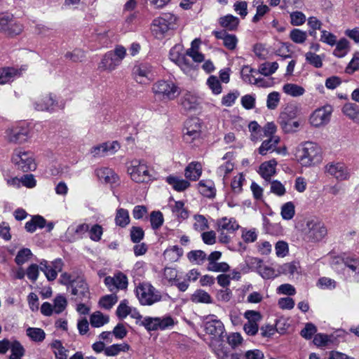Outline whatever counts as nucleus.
Listing matches in <instances>:
<instances>
[{
    "label": "nucleus",
    "instance_id": "1",
    "mask_svg": "<svg viewBox=\"0 0 359 359\" xmlns=\"http://www.w3.org/2000/svg\"><path fill=\"white\" fill-rule=\"evenodd\" d=\"M297 161L304 167H312L319 164L323 160L321 147L313 142L301 143L295 151Z\"/></svg>",
    "mask_w": 359,
    "mask_h": 359
},
{
    "label": "nucleus",
    "instance_id": "2",
    "mask_svg": "<svg viewBox=\"0 0 359 359\" xmlns=\"http://www.w3.org/2000/svg\"><path fill=\"white\" fill-rule=\"evenodd\" d=\"M127 173L136 183L148 184L158 178V173L154 168L143 159H134L129 162Z\"/></svg>",
    "mask_w": 359,
    "mask_h": 359
},
{
    "label": "nucleus",
    "instance_id": "3",
    "mask_svg": "<svg viewBox=\"0 0 359 359\" xmlns=\"http://www.w3.org/2000/svg\"><path fill=\"white\" fill-rule=\"evenodd\" d=\"M151 90L154 99L163 103L175 100L181 93V89L176 82L165 79L156 81Z\"/></svg>",
    "mask_w": 359,
    "mask_h": 359
},
{
    "label": "nucleus",
    "instance_id": "4",
    "mask_svg": "<svg viewBox=\"0 0 359 359\" xmlns=\"http://www.w3.org/2000/svg\"><path fill=\"white\" fill-rule=\"evenodd\" d=\"M178 16L172 13H163L154 18L151 25V31L157 39H163L168 36L170 31L177 27Z\"/></svg>",
    "mask_w": 359,
    "mask_h": 359
},
{
    "label": "nucleus",
    "instance_id": "5",
    "mask_svg": "<svg viewBox=\"0 0 359 359\" xmlns=\"http://www.w3.org/2000/svg\"><path fill=\"white\" fill-rule=\"evenodd\" d=\"M327 232L325 224L316 218L306 219L301 229L302 238L308 243H316L322 241L327 235Z\"/></svg>",
    "mask_w": 359,
    "mask_h": 359
},
{
    "label": "nucleus",
    "instance_id": "6",
    "mask_svg": "<svg viewBox=\"0 0 359 359\" xmlns=\"http://www.w3.org/2000/svg\"><path fill=\"white\" fill-rule=\"evenodd\" d=\"M31 137L29 126L23 121L11 124L6 128L4 133V138L10 144H26L29 142Z\"/></svg>",
    "mask_w": 359,
    "mask_h": 359
},
{
    "label": "nucleus",
    "instance_id": "7",
    "mask_svg": "<svg viewBox=\"0 0 359 359\" xmlns=\"http://www.w3.org/2000/svg\"><path fill=\"white\" fill-rule=\"evenodd\" d=\"M12 161L18 169L23 172L32 171L36 168L34 154L22 148H18L13 151Z\"/></svg>",
    "mask_w": 359,
    "mask_h": 359
},
{
    "label": "nucleus",
    "instance_id": "8",
    "mask_svg": "<svg viewBox=\"0 0 359 359\" xmlns=\"http://www.w3.org/2000/svg\"><path fill=\"white\" fill-rule=\"evenodd\" d=\"M240 226L233 217H224L217 221V231L219 233V241L229 243L231 241V235L239 229Z\"/></svg>",
    "mask_w": 359,
    "mask_h": 359
},
{
    "label": "nucleus",
    "instance_id": "9",
    "mask_svg": "<svg viewBox=\"0 0 359 359\" xmlns=\"http://www.w3.org/2000/svg\"><path fill=\"white\" fill-rule=\"evenodd\" d=\"M205 331L212 336L210 346L215 348V342L221 343L223 341L224 326L221 320L215 315H209L205 317L204 323Z\"/></svg>",
    "mask_w": 359,
    "mask_h": 359
},
{
    "label": "nucleus",
    "instance_id": "10",
    "mask_svg": "<svg viewBox=\"0 0 359 359\" xmlns=\"http://www.w3.org/2000/svg\"><path fill=\"white\" fill-rule=\"evenodd\" d=\"M183 140L189 144L197 146L201 141V123L197 118L188 119L183 129Z\"/></svg>",
    "mask_w": 359,
    "mask_h": 359
},
{
    "label": "nucleus",
    "instance_id": "11",
    "mask_svg": "<svg viewBox=\"0 0 359 359\" xmlns=\"http://www.w3.org/2000/svg\"><path fill=\"white\" fill-rule=\"evenodd\" d=\"M136 295L142 305L150 306L161 299V293L150 283H140L136 288Z\"/></svg>",
    "mask_w": 359,
    "mask_h": 359
},
{
    "label": "nucleus",
    "instance_id": "12",
    "mask_svg": "<svg viewBox=\"0 0 359 359\" xmlns=\"http://www.w3.org/2000/svg\"><path fill=\"white\" fill-rule=\"evenodd\" d=\"M324 172L338 182L347 181L351 177L349 168L344 163L341 161L327 163L324 167Z\"/></svg>",
    "mask_w": 359,
    "mask_h": 359
},
{
    "label": "nucleus",
    "instance_id": "13",
    "mask_svg": "<svg viewBox=\"0 0 359 359\" xmlns=\"http://www.w3.org/2000/svg\"><path fill=\"white\" fill-rule=\"evenodd\" d=\"M22 31V26L15 22L13 15L9 13L0 14V32L8 36L18 35Z\"/></svg>",
    "mask_w": 359,
    "mask_h": 359
},
{
    "label": "nucleus",
    "instance_id": "14",
    "mask_svg": "<svg viewBox=\"0 0 359 359\" xmlns=\"http://www.w3.org/2000/svg\"><path fill=\"white\" fill-rule=\"evenodd\" d=\"M133 76L137 83L147 84L155 76L154 67L147 62L139 63L133 67Z\"/></svg>",
    "mask_w": 359,
    "mask_h": 359
},
{
    "label": "nucleus",
    "instance_id": "15",
    "mask_svg": "<svg viewBox=\"0 0 359 359\" xmlns=\"http://www.w3.org/2000/svg\"><path fill=\"white\" fill-rule=\"evenodd\" d=\"M332 113V107L330 105H325L314 110L309 116V123L315 128H320L326 126L330 121Z\"/></svg>",
    "mask_w": 359,
    "mask_h": 359
},
{
    "label": "nucleus",
    "instance_id": "16",
    "mask_svg": "<svg viewBox=\"0 0 359 359\" xmlns=\"http://www.w3.org/2000/svg\"><path fill=\"white\" fill-rule=\"evenodd\" d=\"M63 266L64 262L60 258L55 259L50 262L43 259L39 263L40 270L44 273L46 278L49 281L56 279L57 273L62 271Z\"/></svg>",
    "mask_w": 359,
    "mask_h": 359
},
{
    "label": "nucleus",
    "instance_id": "17",
    "mask_svg": "<svg viewBox=\"0 0 359 359\" xmlns=\"http://www.w3.org/2000/svg\"><path fill=\"white\" fill-rule=\"evenodd\" d=\"M71 293L77 301H86L90 297L87 283L81 278L73 280L71 283Z\"/></svg>",
    "mask_w": 359,
    "mask_h": 359
},
{
    "label": "nucleus",
    "instance_id": "18",
    "mask_svg": "<svg viewBox=\"0 0 359 359\" xmlns=\"http://www.w3.org/2000/svg\"><path fill=\"white\" fill-rule=\"evenodd\" d=\"M104 284L111 292L124 290L128 287V278L125 274L119 272L113 277H106L104 278Z\"/></svg>",
    "mask_w": 359,
    "mask_h": 359
},
{
    "label": "nucleus",
    "instance_id": "19",
    "mask_svg": "<svg viewBox=\"0 0 359 359\" xmlns=\"http://www.w3.org/2000/svg\"><path fill=\"white\" fill-rule=\"evenodd\" d=\"M120 148V145L116 141L111 142H104L94 146L90 149V153L94 157H101L108 155H112Z\"/></svg>",
    "mask_w": 359,
    "mask_h": 359
},
{
    "label": "nucleus",
    "instance_id": "20",
    "mask_svg": "<svg viewBox=\"0 0 359 359\" xmlns=\"http://www.w3.org/2000/svg\"><path fill=\"white\" fill-rule=\"evenodd\" d=\"M57 102L55 97L50 93L41 95L33 103L34 108L37 111H53Z\"/></svg>",
    "mask_w": 359,
    "mask_h": 359
},
{
    "label": "nucleus",
    "instance_id": "21",
    "mask_svg": "<svg viewBox=\"0 0 359 359\" xmlns=\"http://www.w3.org/2000/svg\"><path fill=\"white\" fill-rule=\"evenodd\" d=\"M257 72L248 65L244 66L241 69L243 80L248 83L256 85L259 87H266V81L263 79L257 78Z\"/></svg>",
    "mask_w": 359,
    "mask_h": 359
},
{
    "label": "nucleus",
    "instance_id": "22",
    "mask_svg": "<svg viewBox=\"0 0 359 359\" xmlns=\"http://www.w3.org/2000/svg\"><path fill=\"white\" fill-rule=\"evenodd\" d=\"M344 273L348 274L355 283H359V258L347 256L345 260Z\"/></svg>",
    "mask_w": 359,
    "mask_h": 359
},
{
    "label": "nucleus",
    "instance_id": "23",
    "mask_svg": "<svg viewBox=\"0 0 359 359\" xmlns=\"http://www.w3.org/2000/svg\"><path fill=\"white\" fill-rule=\"evenodd\" d=\"M24 69H15L13 67H4L0 69V85L12 82L20 77Z\"/></svg>",
    "mask_w": 359,
    "mask_h": 359
},
{
    "label": "nucleus",
    "instance_id": "24",
    "mask_svg": "<svg viewBox=\"0 0 359 359\" xmlns=\"http://www.w3.org/2000/svg\"><path fill=\"white\" fill-rule=\"evenodd\" d=\"M115 57L112 51L107 52L99 63L98 68L102 71L111 72L114 70L121 65Z\"/></svg>",
    "mask_w": 359,
    "mask_h": 359
},
{
    "label": "nucleus",
    "instance_id": "25",
    "mask_svg": "<svg viewBox=\"0 0 359 359\" xmlns=\"http://www.w3.org/2000/svg\"><path fill=\"white\" fill-rule=\"evenodd\" d=\"M213 34L217 39H222L224 46L229 50H234L237 46L238 39L234 34H230L225 31H214Z\"/></svg>",
    "mask_w": 359,
    "mask_h": 359
},
{
    "label": "nucleus",
    "instance_id": "26",
    "mask_svg": "<svg viewBox=\"0 0 359 359\" xmlns=\"http://www.w3.org/2000/svg\"><path fill=\"white\" fill-rule=\"evenodd\" d=\"M199 192L208 198H214L216 195L215 183L211 180H202L198 184Z\"/></svg>",
    "mask_w": 359,
    "mask_h": 359
},
{
    "label": "nucleus",
    "instance_id": "27",
    "mask_svg": "<svg viewBox=\"0 0 359 359\" xmlns=\"http://www.w3.org/2000/svg\"><path fill=\"white\" fill-rule=\"evenodd\" d=\"M277 161L271 159L262 163L259 166V173L266 180H269L276 173Z\"/></svg>",
    "mask_w": 359,
    "mask_h": 359
},
{
    "label": "nucleus",
    "instance_id": "28",
    "mask_svg": "<svg viewBox=\"0 0 359 359\" xmlns=\"http://www.w3.org/2000/svg\"><path fill=\"white\" fill-rule=\"evenodd\" d=\"M95 175L100 181L112 184L116 182L118 176L109 168H100L95 170Z\"/></svg>",
    "mask_w": 359,
    "mask_h": 359
},
{
    "label": "nucleus",
    "instance_id": "29",
    "mask_svg": "<svg viewBox=\"0 0 359 359\" xmlns=\"http://www.w3.org/2000/svg\"><path fill=\"white\" fill-rule=\"evenodd\" d=\"M280 139L278 136H271L264 140L261 146L258 148V152L262 156L266 155L269 152L274 151L276 147L280 142Z\"/></svg>",
    "mask_w": 359,
    "mask_h": 359
},
{
    "label": "nucleus",
    "instance_id": "30",
    "mask_svg": "<svg viewBox=\"0 0 359 359\" xmlns=\"http://www.w3.org/2000/svg\"><path fill=\"white\" fill-rule=\"evenodd\" d=\"M202 174V165L198 162L190 163L184 170V175L187 179L196 181Z\"/></svg>",
    "mask_w": 359,
    "mask_h": 359
},
{
    "label": "nucleus",
    "instance_id": "31",
    "mask_svg": "<svg viewBox=\"0 0 359 359\" xmlns=\"http://www.w3.org/2000/svg\"><path fill=\"white\" fill-rule=\"evenodd\" d=\"M233 154L230 152L226 153L222 158L225 161L223 164L220 165L217 170V174L219 177H226L234 168V164L231 161Z\"/></svg>",
    "mask_w": 359,
    "mask_h": 359
},
{
    "label": "nucleus",
    "instance_id": "32",
    "mask_svg": "<svg viewBox=\"0 0 359 359\" xmlns=\"http://www.w3.org/2000/svg\"><path fill=\"white\" fill-rule=\"evenodd\" d=\"M255 262L258 264L257 271L263 278L271 279L278 276L277 270L276 271L272 267L264 264L260 259H255Z\"/></svg>",
    "mask_w": 359,
    "mask_h": 359
},
{
    "label": "nucleus",
    "instance_id": "33",
    "mask_svg": "<svg viewBox=\"0 0 359 359\" xmlns=\"http://www.w3.org/2000/svg\"><path fill=\"white\" fill-rule=\"evenodd\" d=\"M165 181L177 191H183L190 186V183L187 180L176 176H168Z\"/></svg>",
    "mask_w": 359,
    "mask_h": 359
},
{
    "label": "nucleus",
    "instance_id": "34",
    "mask_svg": "<svg viewBox=\"0 0 359 359\" xmlns=\"http://www.w3.org/2000/svg\"><path fill=\"white\" fill-rule=\"evenodd\" d=\"M299 265L297 262L285 263L279 265L277 268L278 276L284 274L289 276H293L299 273Z\"/></svg>",
    "mask_w": 359,
    "mask_h": 359
},
{
    "label": "nucleus",
    "instance_id": "35",
    "mask_svg": "<svg viewBox=\"0 0 359 359\" xmlns=\"http://www.w3.org/2000/svg\"><path fill=\"white\" fill-rule=\"evenodd\" d=\"M344 115L355 123H359V107L354 103H346L342 108Z\"/></svg>",
    "mask_w": 359,
    "mask_h": 359
},
{
    "label": "nucleus",
    "instance_id": "36",
    "mask_svg": "<svg viewBox=\"0 0 359 359\" xmlns=\"http://www.w3.org/2000/svg\"><path fill=\"white\" fill-rule=\"evenodd\" d=\"M283 91L287 95L297 97L305 93V89L296 83H288L283 86Z\"/></svg>",
    "mask_w": 359,
    "mask_h": 359
},
{
    "label": "nucleus",
    "instance_id": "37",
    "mask_svg": "<svg viewBox=\"0 0 359 359\" xmlns=\"http://www.w3.org/2000/svg\"><path fill=\"white\" fill-rule=\"evenodd\" d=\"M183 254L182 248L174 245L167 248L163 253L165 260L170 262H175L179 260Z\"/></svg>",
    "mask_w": 359,
    "mask_h": 359
},
{
    "label": "nucleus",
    "instance_id": "38",
    "mask_svg": "<svg viewBox=\"0 0 359 359\" xmlns=\"http://www.w3.org/2000/svg\"><path fill=\"white\" fill-rule=\"evenodd\" d=\"M114 220L116 226H118L121 228L127 226L130 222L128 211L124 208H118L116 210Z\"/></svg>",
    "mask_w": 359,
    "mask_h": 359
},
{
    "label": "nucleus",
    "instance_id": "39",
    "mask_svg": "<svg viewBox=\"0 0 359 359\" xmlns=\"http://www.w3.org/2000/svg\"><path fill=\"white\" fill-rule=\"evenodd\" d=\"M181 104L184 109L191 110L196 109L200 104V102L197 96L188 93L183 96Z\"/></svg>",
    "mask_w": 359,
    "mask_h": 359
},
{
    "label": "nucleus",
    "instance_id": "40",
    "mask_svg": "<svg viewBox=\"0 0 359 359\" xmlns=\"http://www.w3.org/2000/svg\"><path fill=\"white\" fill-rule=\"evenodd\" d=\"M219 24L228 30L236 29L239 24V19L232 15H226L219 18Z\"/></svg>",
    "mask_w": 359,
    "mask_h": 359
},
{
    "label": "nucleus",
    "instance_id": "41",
    "mask_svg": "<svg viewBox=\"0 0 359 359\" xmlns=\"http://www.w3.org/2000/svg\"><path fill=\"white\" fill-rule=\"evenodd\" d=\"M130 346L126 343L113 344L104 349V354L107 356H116L121 352H127L130 350Z\"/></svg>",
    "mask_w": 359,
    "mask_h": 359
},
{
    "label": "nucleus",
    "instance_id": "42",
    "mask_svg": "<svg viewBox=\"0 0 359 359\" xmlns=\"http://www.w3.org/2000/svg\"><path fill=\"white\" fill-rule=\"evenodd\" d=\"M88 230V224H80L76 226H70L67 229V233L72 235V240H76L81 238L82 235Z\"/></svg>",
    "mask_w": 359,
    "mask_h": 359
},
{
    "label": "nucleus",
    "instance_id": "43",
    "mask_svg": "<svg viewBox=\"0 0 359 359\" xmlns=\"http://www.w3.org/2000/svg\"><path fill=\"white\" fill-rule=\"evenodd\" d=\"M335 45L333 55L337 57H344L349 51V42L346 39H341Z\"/></svg>",
    "mask_w": 359,
    "mask_h": 359
},
{
    "label": "nucleus",
    "instance_id": "44",
    "mask_svg": "<svg viewBox=\"0 0 359 359\" xmlns=\"http://www.w3.org/2000/svg\"><path fill=\"white\" fill-rule=\"evenodd\" d=\"M191 300L194 303L211 304L212 302L210 295L203 290H196L191 295Z\"/></svg>",
    "mask_w": 359,
    "mask_h": 359
},
{
    "label": "nucleus",
    "instance_id": "45",
    "mask_svg": "<svg viewBox=\"0 0 359 359\" xmlns=\"http://www.w3.org/2000/svg\"><path fill=\"white\" fill-rule=\"evenodd\" d=\"M90 322L93 327H100L109 322V317L103 315L100 311H96L91 314Z\"/></svg>",
    "mask_w": 359,
    "mask_h": 359
},
{
    "label": "nucleus",
    "instance_id": "46",
    "mask_svg": "<svg viewBox=\"0 0 359 359\" xmlns=\"http://www.w3.org/2000/svg\"><path fill=\"white\" fill-rule=\"evenodd\" d=\"M295 215V206L293 202L289 201L282 205L280 215L285 220L292 219Z\"/></svg>",
    "mask_w": 359,
    "mask_h": 359
},
{
    "label": "nucleus",
    "instance_id": "47",
    "mask_svg": "<svg viewBox=\"0 0 359 359\" xmlns=\"http://www.w3.org/2000/svg\"><path fill=\"white\" fill-rule=\"evenodd\" d=\"M172 212L178 219H185L189 217L184 203L181 201H175L174 205H172Z\"/></svg>",
    "mask_w": 359,
    "mask_h": 359
},
{
    "label": "nucleus",
    "instance_id": "48",
    "mask_svg": "<svg viewBox=\"0 0 359 359\" xmlns=\"http://www.w3.org/2000/svg\"><path fill=\"white\" fill-rule=\"evenodd\" d=\"M10 349L11 354L9 359H22L25 352L23 346L17 340L12 341Z\"/></svg>",
    "mask_w": 359,
    "mask_h": 359
},
{
    "label": "nucleus",
    "instance_id": "49",
    "mask_svg": "<svg viewBox=\"0 0 359 359\" xmlns=\"http://www.w3.org/2000/svg\"><path fill=\"white\" fill-rule=\"evenodd\" d=\"M27 335L34 341L41 342L43 341L46 333L41 328L29 327L26 330Z\"/></svg>",
    "mask_w": 359,
    "mask_h": 359
},
{
    "label": "nucleus",
    "instance_id": "50",
    "mask_svg": "<svg viewBox=\"0 0 359 359\" xmlns=\"http://www.w3.org/2000/svg\"><path fill=\"white\" fill-rule=\"evenodd\" d=\"M194 220L193 226L196 231L201 232L209 228L208 220L203 215H195Z\"/></svg>",
    "mask_w": 359,
    "mask_h": 359
},
{
    "label": "nucleus",
    "instance_id": "51",
    "mask_svg": "<svg viewBox=\"0 0 359 359\" xmlns=\"http://www.w3.org/2000/svg\"><path fill=\"white\" fill-rule=\"evenodd\" d=\"M55 313L60 314L64 311L67 306L66 297L62 294H57L53 300Z\"/></svg>",
    "mask_w": 359,
    "mask_h": 359
},
{
    "label": "nucleus",
    "instance_id": "52",
    "mask_svg": "<svg viewBox=\"0 0 359 359\" xmlns=\"http://www.w3.org/2000/svg\"><path fill=\"white\" fill-rule=\"evenodd\" d=\"M278 68L276 62H265L262 64L259 68V73L264 76H270L276 72Z\"/></svg>",
    "mask_w": 359,
    "mask_h": 359
},
{
    "label": "nucleus",
    "instance_id": "53",
    "mask_svg": "<svg viewBox=\"0 0 359 359\" xmlns=\"http://www.w3.org/2000/svg\"><path fill=\"white\" fill-rule=\"evenodd\" d=\"M290 39L295 43H303L307 39V33L299 29H293L290 33Z\"/></svg>",
    "mask_w": 359,
    "mask_h": 359
},
{
    "label": "nucleus",
    "instance_id": "54",
    "mask_svg": "<svg viewBox=\"0 0 359 359\" xmlns=\"http://www.w3.org/2000/svg\"><path fill=\"white\" fill-rule=\"evenodd\" d=\"M158 330H164L171 329L177 323V321L170 316L158 317Z\"/></svg>",
    "mask_w": 359,
    "mask_h": 359
},
{
    "label": "nucleus",
    "instance_id": "55",
    "mask_svg": "<svg viewBox=\"0 0 359 359\" xmlns=\"http://www.w3.org/2000/svg\"><path fill=\"white\" fill-rule=\"evenodd\" d=\"M190 262L196 264H202L206 259V254L203 250H192L187 255Z\"/></svg>",
    "mask_w": 359,
    "mask_h": 359
},
{
    "label": "nucleus",
    "instance_id": "56",
    "mask_svg": "<svg viewBox=\"0 0 359 359\" xmlns=\"http://www.w3.org/2000/svg\"><path fill=\"white\" fill-rule=\"evenodd\" d=\"M305 59L309 64L313 65L316 68H320L323 67V59L321 56L313 53L312 51L307 52L305 54Z\"/></svg>",
    "mask_w": 359,
    "mask_h": 359
},
{
    "label": "nucleus",
    "instance_id": "57",
    "mask_svg": "<svg viewBox=\"0 0 359 359\" xmlns=\"http://www.w3.org/2000/svg\"><path fill=\"white\" fill-rule=\"evenodd\" d=\"M150 222L153 229H159L163 224L164 219L160 211H153L150 214Z\"/></svg>",
    "mask_w": 359,
    "mask_h": 359
},
{
    "label": "nucleus",
    "instance_id": "58",
    "mask_svg": "<svg viewBox=\"0 0 359 359\" xmlns=\"http://www.w3.org/2000/svg\"><path fill=\"white\" fill-rule=\"evenodd\" d=\"M347 256L333 257L330 261L332 269L338 273L342 271L344 273L345 260Z\"/></svg>",
    "mask_w": 359,
    "mask_h": 359
},
{
    "label": "nucleus",
    "instance_id": "59",
    "mask_svg": "<svg viewBox=\"0 0 359 359\" xmlns=\"http://www.w3.org/2000/svg\"><path fill=\"white\" fill-rule=\"evenodd\" d=\"M183 47L180 44H176L170 50L169 58L175 64L179 62L181 57L184 55Z\"/></svg>",
    "mask_w": 359,
    "mask_h": 359
},
{
    "label": "nucleus",
    "instance_id": "60",
    "mask_svg": "<svg viewBox=\"0 0 359 359\" xmlns=\"http://www.w3.org/2000/svg\"><path fill=\"white\" fill-rule=\"evenodd\" d=\"M32 253L29 248H22L17 254L15 261L18 265L27 262L32 257Z\"/></svg>",
    "mask_w": 359,
    "mask_h": 359
},
{
    "label": "nucleus",
    "instance_id": "61",
    "mask_svg": "<svg viewBox=\"0 0 359 359\" xmlns=\"http://www.w3.org/2000/svg\"><path fill=\"white\" fill-rule=\"evenodd\" d=\"M163 279L168 281L169 284L173 285L177 282L178 277L177 271L175 269L165 267L163 271Z\"/></svg>",
    "mask_w": 359,
    "mask_h": 359
},
{
    "label": "nucleus",
    "instance_id": "62",
    "mask_svg": "<svg viewBox=\"0 0 359 359\" xmlns=\"http://www.w3.org/2000/svg\"><path fill=\"white\" fill-rule=\"evenodd\" d=\"M140 325L144 326L149 331H154L158 330V317H146L141 320Z\"/></svg>",
    "mask_w": 359,
    "mask_h": 359
},
{
    "label": "nucleus",
    "instance_id": "63",
    "mask_svg": "<svg viewBox=\"0 0 359 359\" xmlns=\"http://www.w3.org/2000/svg\"><path fill=\"white\" fill-rule=\"evenodd\" d=\"M207 84L213 94L219 95L222 93V88L217 77L215 76H210L207 80Z\"/></svg>",
    "mask_w": 359,
    "mask_h": 359
},
{
    "label": "nucleus",
    "instance_id": "64",
    "mask_svg": "<svg viewBox=\"0 0 359 359\" xmlns=\"http://www.w3.org/2000/svg\"><path fill=\"white\" fill-rule=\"evenodd\" d=\"M245 180V177L242 173H240L235 176L231 184L232 191L236 194L241 193Z\"/></svg>",
    "mask_w": 359,
    "mask_h": 359
}]
</instances>
